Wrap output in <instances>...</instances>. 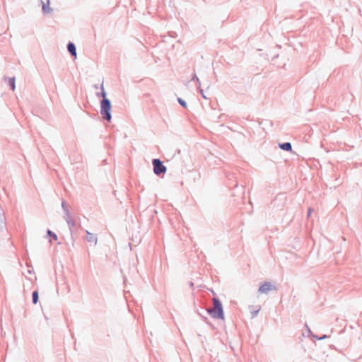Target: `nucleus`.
<instances>
[{
    "label": "nucleus",
    "instance_id": "9",
    "mask_svg": "<svg viewBox=\"0 0 362 362\" xmlns=\"http://www.w3.org/2000/svg\"><path fill=\"white\" fill-rule=\"evenodd\" d=\"M8 83L10 85L11 89L13 90H15V78H9L8 80Z\"/></svg>",
    "mask_w": 362,
    "mask_h": 362
},
{
    "label": "nucleus",
    "instance_id": "11",
    "mask_svg": "<svg viewBox=\"0 0 362 362\" xmlns=\"http://www.w3.org/2000/svg\"><path fill=\"white\" fill-rule=\"evenodd\" d=\"M177 100H178V103H180V104L183 107L187 108V104H186V103H185L182 99H181V98H179L177 99Z\"/></svg>",
    "mask_w": 362,
    "mask_h": 362
},
{
    "label": "nucleus",
    "instance_id": "1",
    "mask_svg": "<svg viewBox=\"0 0 362 362\" xmlns=\"http://www.w3.org/2000/svg\"><path fill=\"white\" fill-rule=\"evenodd\" d=\"M111 103L108 99L103 100L100 103V114L104 119L110 121L111 119Z\"/></svg>",
    "mask_w": 362,
    "mask_h": 362
},
{
    "label": "nucleus",
    "instance_id": "7",
    "mask_svg": "<svg viewBox=\"0 0 362 362\" xmlns=\"http://www.w3.org/2000/svg\"><path fill=\"white\" fill-rule=\"evenodd\" d=\"M279 147L284 151H291L292 150L291 144L288 142L280 144Z\"/></svg>",
    "mask_w": 362,
    "mask_h": 362
},
{
    "label": "nucleus",
    "instance_id": "6",
    "mask_svg": "<svg viewBox=\"0 0 362 362\" xmlns=\"http://www.w3.org/2000/svg\"><path fill=\"white\" fill-rule=\"evenodd\" d=\"M42 1V11H43V12L45 13H48L51 11V8L49 6V0H47V2H44L43 1Z\"/></svg>",
    "mask_w": 362,
    "mask_h": 362
},
{
    "label": "nucleus",
    "instance_id": "13",
    "mask_svg": "<svg viewBox=\"0 0 362 362\" xmlns=\"http://www.w3.org/2000/svg\"><path fill=\"white\" fill-rule=\"evenodd\" d=\"M311 213H312V209H310L309 211H308V216H310L311 214Z\"/></svg>",
    "mask_w": 362,
    "mask_h": 362
},
{
    "label": "nucleus",
    "instance_id": "8",
    "mask_svg": "<svg viewBox=\"0 0 362 362\" xmlns=\"http://www.w3.org/2000/svg\"><path fill=\"white\" fill-rule=\"evenodd\" d=\"M68 50L73 56H76V47L73 43L68 45Z\"/></svg>",
    "mask_w": 362,
    "mask_h": 362
},
{
    "label": "nucleus",
    "instance_id": "5",
    "mask_svg": "<svg viewBox=\"0 0 362 362\" xmlns=\"http://www.w3.org/2000/svg\"><path fill=\"white\" fill-rule=\"evenodd\" d=\"M87 233V240L90 243H93L95 245L97 243V238L95 234L90 233L88 231Z\"/></svg>",
    "mask_w": 362,
    "mask_h": 362
},
{
    "label": "nucleus",
    "instance_id": "10",
    "mask_svg": "<svg viewBox=\"0 0 362 362\" xmlns=\"http://www.w3.org/2000/svg\"><path fill=\"white\" fill-rule=\"evenodd\" d=\"M37 300H38V293L37 291H34L33 293V303L34 304H36L37 303Z\"/></svg>",
    "mask_w": 362,
    "mask_h": 362
},
{
    "label": "nucleus",
    "instance_id": "3",
    "mask_svg": "<svg viewBox=\"0 0 362 362\" xmlns=\"http://www.w3.org/2000/svg\"><path fill=\"white\" fill-rule=\"evenodd\" d=\"M153 172L155 174L160 175L161 173H165L166 172V167L163 164V163L159 159H153Z\"/></svg>",
    "mask_w": 362,
    "mask_h": 362
},
{
    "label": "nucleus",
    "instance_id": "2",
    "mask_svg": "<svg viewBox=\"0 0 362 362\" xmlns=\"http://www.w3.org/2000/svg\"><path fill=\"white\" fill-rule=\"evenodd\" d=\"M214 308L210 310V313L214 318L223 319V312L220 301L214 298L213 300Z\"/></svg>",
    "mask_w": 362,
    "mask_h": 362
},
{
    "label": "nucleus",
    "instance_id": "12",
    "mask_svg": "<svg viewBox=\"0 0 362 362\" xmlns=\"http://www.w3.org/2000/svg\"><path fill=\"white\" fill-rule=\"evenodd\" d=\"M101 96L103 98V100L107 99L106 98L107 94H106V92L104 90L103 88H102Z\"/></svg>",
    "mask_w": 362,
    "mask_h": 362
},
{
    "label": "nucleus",
    "instance_id": "4",
    "mask_svg": "<svg viewBox=\"0 0 362 362\" xmlns=\"http://www.w3.org/2000/svg\"><path fill=\"white\" fill-rule=\"evenodd\" d=\"M275 288V286L271 283L265 282L259 286L258 291L260 293H267L270 291L274 290Z\"/></svg>",
    "mask_w": 362,
    "mask_h": 362
},
{
    "label": "nucleus",
    "instance_id": "14",
    "mask_svg": "<svg viewBox=\"0 0 362 362\" xmlns=\"http://www.w3.org/2000/svg\"><path fill=\"white\" fill-rule=\"evenodd\" d=\"M54 238L56 239L57 238V236L55 234L53 235Z\"/></svg>",
    "mask_w": 362,
    "mask_h": 362
}]
</instances>
